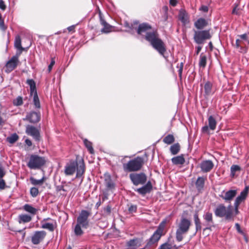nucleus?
<instances>
[{
	"label": "nucleus",
	"mask_w": 249,
	"mask_h": 249,
	"mask_svg": "<svg viewBox=\"0 0 249 249\" xmlns=\"http://www.w3.org/2000/svg\"><path fill=\"white\" fill-rule=\"evenodd\" d=\"M146 40L160 55L166 58L164 55V53L166 51V45L157 32L148 35L146 36Z\"/></svg>",
	"instance_id": "nucleus-1"
},
{
	"label": "nucleus",
	"mask_w": 249,
	"mask_h": 249,
	"mask_svg": "<svg viewBox=\"0 0 249 249\" xmlns=\"http://www.w3.org/2000/svg\"><path fill=\"white\" fill-rule=\"evenodd\" d=\"M90 215L89 212L86 210H82L77 218V223L74 229V234L76 236L82 235L84 232L83 229H87L89 226L88 217Z\"/></svg>",
	"instance_id": "nucleus-2"
},
{
	"label": "nucleus",
	"mask_w": 249,
	"mask_h": 249,
	"mask_svg": "<svg viewBox=\"0 0 249 249\" xmlns=\"http://www.w3.org/2000/svg\"><path fill=\"white\" fill-rule=\"evenodd\" d=\"M216 216L219 217H225L228 221H233L234 215L233 207L231 204L226 207L224 204L218 205L214 211Z\"/></svg>",
	"instance_id": "nucleus-3"
},
{
	"label": "nucleus",
	"mask_w": 249,
	"mask_h": 249,
	"mask_svg": "<svg viewBox=\"0 0 249 249\" xmlns=\"http://www.w3.org/2000/svg\"><path fill=\"white\" fill-rule=\"evenodd\" d=\"M144 163L143 158L137 157L130 160L127 163L123 165V167L125 171L135 172L140 170Z\"/></svg>",
	"instance_id": "nucleus-4"
},
{
	"label": "nucleus",
	"mask_w": 249,
	"mask_h": 249,
	"mask_svg": "<svg viewBox=\"0 0 249 249\" xmlns=\"http://www.w3.org/2000/svg\"><path fill=\"white\" fill-rule=\"evenodd\" d=\"M191 224V221L189 219L184 217L181 218L176 231V239L178 241H182L183 238V234L188 231Z\"/></svg>",
	"instance_id": "nucleus-5"
},
{
	"label": "nucleus",
	"mask_w": 249,
	"mask_h": 249,
	"mask_svg": "<svg viewBox=\"0 0 249 249\" xmlns=\"http://www.w3.org/2000/svg\"><path fill=\"white\" fill-rule=\"evenodd\" d=\"M46 160L44 157L36 155H32L27 163V166L31 169H36L43 166Z\"/></svg>",
	"instance_id": "nucleus-6"
},
{
	"label": "nucleus",
	"mask_w": 249,
	"mask_h": 249,
	"mask_svg": "<svg viewBox=\"0 0 249 249\" xmlns=\"http://www.w3.org/2000/svg\"><path fill=\"white\" fill-rule=\"evenodd\" d=\"M194 40L198 44L203 43L205 40L210 39L212 37V36L210 33V30H194Z\"/></svg>",
	"instance_id": "nucleus-7"
},
{
	"label": "nucleus",
	"mask_w": 249,
	"mask_h": 249,
	"mask_svg": "<svg viewBox=\"0 0 249 249\" xmlns=\"http://www.w3.org/2000/svg\"><path fill=\"white\" fill-rule=\"evenodd\" d=\"M249 190V187L246 186L244 189L240 193V194L235 198L233 204L234 209H233L234 217L239 213V206L240 204L242 202H244L246 199L248 194Z\"/></svg>",
	"instance_id": "nucleus-8"
},
{
	"label": "nucleus",
	"mask_w": 249,
	"mask_h": 249,
	"mask_svg": "<svg viewBox=\"0 0 249 249\" xmlns=\"http://www.w3.org/2000/svg\"><path fill=\"white\" fill-rule=\"evenodd\" d=\"M166 221L165 220L162 221L159 225L157 230L154 232L147 243L148 246H150L157 242L163 234V230L165 227Z\"/></svg>",
	"instance_id": "nucleus-9"
},
{
	"label": "nucleus",
	"mask_w": 249,
	"mask_h": 249,
	"mask_svg": "<svg viewBox=\"0 0 249 249\" xmlns=\"http://www.w3.org/2000/svg\"><path fill=\"white\" fill-rule=\"evenodd\" d=\"M129 178L133 184L136 186L145 184L147 180V177L143 173L130 174Z\"/></svg>",
	"instance_id": "nucleus-10"
},
{
	"label": "nucleus",
	"mask_w": 249,
	"mask_h": 249,
	"mask_svg": "<svg viewBox=\"0 0 249 249\" xmlns=\"http://www.w3.org/2000/svg\"><path fill=\"white\" fill-rule=\"evenodd\" d=\"M237 194V190L231 189L228 191H223L221 192L219 196L223 199L226 202L231 203Z\"/></svg>",
	"instance_id": "nucleus-11"
},
{
	"label": "nucleus",
	"mask_w": 249,
	"mask_h": 249,
	"mask_svg": "<svg viewBox=\"0 0 249 249\" xmlns=\"http://www.w3.org/2000/svg\"><path fill=\"white\" fill-rule=\"evenodd\" d=\"M151 27L147 23H142L139 25L137 29V33L138 35L143 36L146 40V36L150 34H155L156 32H151Z\"/></svg>",
	"instance_id": "nucleus-12"
},
{
	"label": "nucleus",
	"mask_w": 249,
	"mask_h": 249,
	"mask_svg": "<svg viewBox=\"0 0 249 249\" xmlns=\"http://www.w3.org/2000/svg\"><path fill=\"white\" fill-rule=\"evenodd\" d=\"M46 232L44 231H36L31 236V242L34 245H38L45 238Z\"/></svg>",
	"instance_id": "nucleus-13"
},
{
	"label": "nucleus",
	"mask_w": 249,
	"mask_h": 249,
	"mask_svg": "<svg viewBox=\"0 0 249 249\" xmlns=\"http://www.w3.org/2000/svg\"><path fill=\"white\" fill-rule=\"evenodd\" d=\"M18 62V55H16L12 56L5 65V71L7 73L12 71L17 67Z\"/></svg>",
	"instance_id": "nucleus-14"
},
{
	"label": "nucleus",
	"mask_w": 249,
	"mask_h": 249,
	"mask_svg": "<svg viewBox=\"0 0 249 249\" xmlns=\"http://www.w3.org/2000/svg\"><path fill=\"white\" fill-rule=\"evenodd\" d=\"M26 133L28 135H30L36 141H39L40 140V133L39 131L36 127L28 125L26 128Z\"/></svg>",
	"instance_id": "nucleus-15"
},
{
	"label": "nucleus",
	"mask_w": 249,
	"mask_h": 249,
	"mask_svg": "<svg viewBox=\"0 0 249 249\" xmlns=\"http://www.w3.org/2000/svg\"><path fill=\"white\" fill-rule=\"evenodd\" d=\"M178 17L183 26H185L190 23V17L185 10L181 9L179 11Z\"/></svg>",
	"instance_id": "nucleus-16"
},
{
	"label": "nucleus",
	"mask_w": 249,
	"mask_h": 249,
	"mask_svg": "<svg viewBox=\"0 0 249 249\" xmlns=\"http://www.w3.org/2000/svg\"><path fill=\"white\" fill-rule=\"evenodd\" d=\"M213 166L214 164L213 161L211 160H203L199 164L201 170L203 173L210 172L213 168Z\"/></svg>",
	"instance_id": "nucleus-17"
},
{
	"label": "nucleus",
	"mask_w": 249,
	"mask_h": 249,
	"mask_svg": "<svg viewBox=\"0 0 249 249\" xmlns=\"http://www.w3.org/2000/svg\"><path fill=\"white\" fill-rule=\"evenodd\" d=\"M40 118V114L35 111L31 112L28 113L26 118H23L24 121H28L31 123H36L38 122Z\"/></svg>",
	"instance_id": "nucleus-18"
},
{
	"label": "nucleus",
	"mask_w": 249,
	"mask_h": 249,
	"mask_svg": "<svg viewBox=\"0 0 249 249\" xmlns=\"http://www.w3.org/2000/svg\"><path fill=\"white\" fill-rule=\"evenodd\" d=\"M152 189V185L150 181H148L146 184L140 188L135 189V191L142 195H145L149 193Z\"/></svg>",
	"instance_id": "nucleus-19"
},
{
	"label": "nucleus",
	"mask_w": 249,
	"mask_h": 249,
	"mask_svg": "<svg viewBox=\"0 0 249 249\" xmlns=\"http://www.w3.org/2000/svg\"><path fill=\"white\" fill-rule=\"evenodd\" d=\"M76 162L74 161L71 162L65 166L64 171L65 174L68 176L73 175L76 171Z\"/></svg>",
	"instance_id": "nucleus-20"
},
{
	"label": "nucleus",
	"mask_w": 249,
	"mask_h": 249,
	"mask_svg": "<svg viewBox=\"0 0 249 249\" xmlns=\"http://www.w3.org/2000/svg\"><path fill=\"white\" fill-rule=\"evenodd\" d=\"M208 25V21L204 18H199L194 23L195 27L198 30H201Z\"/></svg>",
	"instance_id": "nucleus-21"
},
{
	"label": "nucleus",
	"mask_w": 249,
	"mask_h": 249,
	"mask_svg": "<svg viewBox=\"0 0 249 249\" xmlns=\"http://www.w3.org/2000/svg\"><path fill=\"white\" fill-rule=\"evenodd\" d=\"M100 21L101 25L103 26L101 30L102 33L107 34L113 31V27L107 23L104 19L100 18Z\"/></svg>",
	"instance_id": "nucleus-22"
},
{
	"label": "nucleus",
	"mask_w": 249,
	"mask_h": 249,
	"mask_svg": "<svg viewBox=\"0 0 249 249\" xmlns=\"http://www.w3.org/2000/svg\"><path fill=\"white\" fill-rule=\"evenodd\" d=\"M76 178H80L82 177L85 172V164L84 162H80L79 164L76 163Z\"/></svg>",
	"instance_id": "nucleus-23"
},
{
	"label": "nucleus",
	"mask_w": 249,
	"mask_h": 249,
	"mask_svg": "<svg viewBox=\"0 0 249 249\" xmlns=\"http://www.w3.org/2000/svg\"><path fill=\"white\" fill-rule=\"evenodd\" d=\"M23 209L26 212L31 214L32 216L35 215L36 214L38 210L32 205L26 204L23 206Z\"/></svg>",
	"instance_id": "nucleus-24"
},
{
	"label": "nucleus",
	"mask_w": 249,
	"mask_h": 249,
	"mask_svg": "<svg viewBox=\"0 0 249 249\" xmlns=\"http://www.w3.org/2000/svg\"><path fill=\"white\" fill-rule=\"evenodd\" d=\"M171 161L175 165H182L185 160L183 155L174 157L172 158Z\"/></svg>",
	"instance_id": "nucleus-25"
},
{
	"label": "nucleus",
	"mask_w": 249,
	"mask_h": 249,
	"mask_svg": "<svg viewBox=\"0 0 249 249\" xmlns=\"http://www.w3.org/2000/svg\"><path fill=\"white\" fill-rule=\"evenodd\" d=\"M32 216L27 214H21L18 215V222L20 224L25 223L32 220Z\"/></svg>",
	"instance_id": "nucleus-26"
},
{
	"label": "nucleus",
	"mask_w": 249,
	"mask_h": 249,
	"mask_svg": "<svg viewBox=\"0 0 249 249\" xmlns=\"http://www.w3.org/2000/svg\"><path fill=\"white\" fill-rule=\"evenodd\" d=\"M213 85L210 82H207L204 86V91L206 96H209L213 93L212 89Z\"/></svg>",
	"instance_id": "nucleus-27"
},
{
	"label": "nucleus",
	"mask_w": 249,
	"mask_h": 249,
	"mask_svg": "<svg viewBox=\"0 0 249 249\" xmlns=\"http://www.w3.org/2000/svg\"><path fill=\"white\" fill-rule=\"evenodd\" d=\"M204 183L205 179L203 177H199L197 178L196 182V186L198 191H200L202 190L204 187Z\"/></svg>",
	"instance_id": "nucleus-28"
},
{
	"label": "nucleus",
	"mask_w": 249,
	"mask_h": 249,
	"mask_svg": "<svg viewBox=\"0 0 249 249\" xmlns=\"http://www.w3.org/2000/svg\"><path fill=\"white\" fill-rule=\"evenodd\" d=\"M203 219L207 223L208 225L213 224V214L210 212H206L203 215Z\"/></svg>",
	"instance_id": "nucleus-29"
},
{
	"label": "nucleus",
	"mask_w": 249,
	"mask_h": 249,
	"mask_svg": "<svg viewBox=\"0 0 249 249\" xmlns=\"http://www.w3.org/2000/svg\"><path fill=\"white\" fill-rule=\"evenodd\" d=\"M127 246L135 249L141 246V243L137 239L130 240L127 243Z\"/></svg>",
	"instance_id": "nucleus-30"
},
{
	"label": "nucleus",
	"mask_w": 249,
	"mask_h": 249,
	"mask_svg": "<svg viewBox=\"0 0 249 249\" xmlns=\"http://www.w3.org/2000/svg\"><path fill=\"white\" fill-rule=\"evenodd\" d=\"M15 47L18 50L22 51L24 50L23 48L21 46V38L18 35L16 36L14 42Z\"/></svg>",
	"instance_id": "nucleus-31"
},
{
	"label": "nucleus",
	"mask_w": 249,
	"mask_h": 249,
	"mask_svg": "<svg viewBox=\"0 0 249 249\" xmlns=\"http://www.w3.org/2000/svg\"><path fill=\"white\" fill-rule=\"evenodd\" d=\"M207 63V57L203 53H201L200 55L199 60V66L202 69H204Z\"/></svg>",
	"instance_id": "nucleus-32"
},
{
	"label": "nucleus",
	"mask_w": 249,
	"mask_h": 249,
	"mask_svg": "<svg viewBox=\"0 0 249 249\" xmlns=\"http://www.w3.org/2000/svg\"><path fill=\"white\" fill-rule=\"evenodd\" d=\"M27 83L30 86V94L32 95L34 93L36 92V83L33 79H28Z\"/></svg>",
	"instance_id": "nucleus-33"
},
{
	"label": "nucleus",
	"mask_w": 249,
	"mask_h": 249,
	"mask_svg": "<svg viewBox=\"0 0 249 249\" xmlns=\"http://www.w3.org/2000/svg\"><path fill=\"white\" fill-rule=\"evenodd\" d=\"M208 123L209 127L211 130H213L215 129L216 125V122L215 119L212 116H210L209 117Z\"/></svg>",
	"instance_id": "nucleus-34"
},
{
	"label": "nucleus",
	"mask_w": 249,
	"mask_h": 249,
	"mask_svg": "<svg viewBox=\"0 0 249 249\" xmlns=\"http://www.w3.org/2000/svg\"><path fill=\"white\" fill-rule=\"evenodd\" d=\"M194 221L196 225V231H200L201 229L200 220L198 217V214L196 213L194 215Z\"/></svg>",
	"instance_id": "nucleus-35"
},
{
	"label": "nucleus",
	"mask_w": 249,
	"mask_h": 249,
	"mask_svg": "<svg viewBox=\"0 0 249 249\" xmlns=\"http://www.w3.org/2000/svg\"><path fill=\"white\" fill-rule=\"evenodd\" d=\"M180 150L179 144L177 143L171 146L170 151L172 155L177 154Z\"/></svg>",
	"instance_id": "nucleus-36"
},
{
	"label": "nucleus",
	"mask_w": 249,
	"mask_h": 249,
	"mask_svg": "<svg viewBox=\"0 0 249 249\" xmlns=\"http://www.w3.org/2000/svg\"><path fill=\"white\" fill-rule=\"evenodd\" d=\"M45 177H43L40 179H36L33 177L30 178V179L31 183L33 185H41L43 183V182L45 180Z\"/></svg>",
	"instance_id": "nucleus-37"
},
{
	"label": "nucleus",
	"mask_w": 249,
	"mask_h": 249,
	"mask_svg": "<svg viewBox=\"0 0 249 249\" xmlns=\"http://www.w3.org/2000/svg\"><path fill=\"white\" fill-rule=\"evenodd\" d=\"M33 102L36 108H39L40 107L39 100L37 94V92L33 93Z\"/></svg>",
	"instance_id": "nucleus-38"
},
{
	"label": "nucleus",
	"mask_w": 249,
	"mask_h": 249,
	"mask_svg": "<svg viewBox=\"0 0 249 249\" xmlns=\"http://www.w3.org/2000/svg\"><path fill=\"white\" fill-rule=\"evenodd\" d=\"M41 228L49 230L50 231H53L54 229V226L53 223H41Z\"/></svg>",
	"instance_id": "nucleus-39"
},
{
	"label": "nucleus",
	"mask_w": 249,
	"mask_h": 249,
	"mask_svg": "<svg viewBox=\"0 0 249 249\" xmlns=\"http://www.w3.org/2000/svg\"><path fill=\"white\" fill-rule=\"evenodd\" d=\"M175 141V138L172 135L168 134L163 140V142L166 144H170Z\"/></svg>",
	"instance_id": "nucleus-40"
},
{
	"label": "nucleus",
	"mask_w": 249,
	"mask_h": 249,
	"mask_svg": "<svg viewBox=\"0 0 249 249\" xmlns=\"http://www.w3.org/2000/svg\"><path fill=\"white\" fill-rule=\"evenodd\" d=\"M235 46L237 49H240V52H242L244 50L245 47L243 44V41L240 38H238L236 40Z\"/></svg>",
	"instance_id": "nucleus-41"
},
{
	"label": "nucleus",
	"mask_w": 249,
	"mask_h": 249,
	"mask_svg": "<svg viewBox=\"0 0 249 249\" xmlns=\"http://www.w3.org/2000/svg\"><path fill=\"white\" fill-rule=\"evenodd\" d=\"M84 143L89 153L93 154L94 153V150L92 146V143L87 139L84 140Z\"/></svg>",
	"instance_id": "nucleus-42"
},
{
	"label": "nucleus",
	"mask_w": 249,
	"mask_h": 249,
	"mask_svg": "<svg viewBox=\"0 0 249 249\" xmlns=\"http://www.w3.org/2000/svg\"><path fill=\"white\" fill-rule=\"evenodd\" d=\"M18 139V136L16 133H14L10 136L7 137V141L10 143H15Z\"/></svg>",
	"instance_id": "nucleus-43"
},
{
	"label": "nucleus",
	"mask_w": 249,
	"mask_h": 249,
	"mask_svg": "<svg viewBox=\"0 0 249 249\" xmlns=\"http://www.w3.org/2000/svg\"><path fill=\"white\" fill-rule=\"evenodd\" d=\"M239 38L242 39L243 41V44L245 46L248 45L249 44V40L248 39V35L246 34H244L243 35H239L238 36Z\"/></svg>",
	"instance_id": "nucleus-44"
},
{
	"label": "nucleus",
	"mask_w": 249,
	"mask_h": 249,
	"mask_svg": "<svg viewBox=\"0 0 249 249\" xmlns=\"http://www.w3.org/2000/svg\"><path fill=\"white\" fill-rule=\"evenodd\" d=\"M13 103L16 106H21L23 104L22 98L21 96H18L13 100Z\"/></svg>",
	"instance_id": "nucleus-45"
},
{
	"label": "nucleus",
	"mask_w": 249,
	"mask_h": 249,
	"mask_svg": "<svg viewBox=\"0 0 249 249\" xmlns=\"http://www.w3.org/2000/svg\"><path fill=\"white\" fill-rule=\"evenodd\" d=\"M240 167L237 165H233L231 167V174L232 177H234L236 171H239Z\"/></svg>",
	"instance_id": "nucleus-46"
},
{
	"label": "nucleus",
	"mask_w": 249,
	"mask_h": 249,
	"mask_svg": "<svg viewBox=\"0 0 249 249\" xmlns=\"http://www.w3.org/2000/svg\"><path fill=\"white\" fill-rule=\"evenodd\" d=\"M30 194L33 197H36L38 194V190L36 187H32L30 189Z\"/></svg>",
	"instance_id": "nucleus-47"
},
{
	"label": "nucleus",
	"mask_w": 249,
	"mask_h": 249,
	"mask_svg": "<svg viewBox=\"0 0 249 249\" xmlns=\"http://www.w3.org/2000/svg\"><path fill=\"white\" fill-rule=\"evenodd\" d=\"M55 59L54 58H51V63L50 64V65L48 66V72H50L52 68H53V65H54L55 64Z\"/></svg>",
	"instance_id": "nucleus-48"
},
{
	"label": "nucleus",
	"mask_w": 249,
	"mask_h": 249,
	"mask_svg": "<svg viewBox=\"0 0 249 249\" xmlns=\"http://www.w3.org/2000/svg\"><path fill=\"white\" fill-rule=\"evenodd\" d=\"M111 212V207L109 205H107V207H105L104 209V213L106 214H109Z\"/></svg>",
	"instance_id": "nucleus-49"
},
{
	"label": "nucleus",
	"mask_w": 249,
	"mask_h": 249,
	"mask_svg": "<svg viewBox=\"0 0 249 249\" xmlns=\"http://www.w3.org/2000/svg\"><path fill=\"white\" fill-rule=\"evenodd\" d=\"M183 67V63L182 62L180 64L179 66H177V67L179 68L178 70V73L179 77H181V75H182V73Z\"/></svg>",
	"instance_id": "nucleus-50"
},
{
	"label": "nucleus",
	"mask_w": 249,
	"mask_h": 249,
	"mask_svg": "<svg viewBox=\"0 0 249 249\" xmlns=\"http://www.w3.org/2000/svg\"><path fill=\"white\" fill-rule=\"evenodd\" d=\"M5 181L2 179V178H0V189H4L5 187Z\"/></svg>",
	"instance_id": "nucleus-51"
},
{
	"label": "nucleus",
	"mask_w": 249,
	"mask_h": 249,
	"mask_svg": "<svg viewBox=\"0 0 249 249\" xmlns=\"http://www.w3.org/2000/svg\"><path fill=\"white\" fill-rule=\"evenodd\" d=\"M137 210V206L136 205H131L128 208V211L130 213L135 212Z\"/></svg>",
	"instance_id": "nucleus-52"
},
{
	"label": "nucleus",
	"mask_w": 249,
	"mask_h": 249,
	"mask_svg": "<svg viewBox=\"0 0 249 249\" xmlns=\"http://www.w3.org/2000/svg\"><path fill=\"white\" fill-rule=\"evenodd\" d=\"M106 186L109 188H112L114 187V184L111 181L106 180Z\"/></svg>",
	"instance_id": "nucleus-53"
},
{
	"label": "nucleus",
	"mask_w": 249,
	"mask_h": 249,
	"mask_svg": "<svg viewBox=\"0 0 249 249\" xmlns=\"http://www.w3.org/2000/svg\"><path fill=\"white\" fill-rule=\"evenodd\" d=\"M0 29L2 31H4L6 29L4 22L1 18H0Z\"/></svg>",
	"instance_id": "nucleus-54"
},
{
	"label": "nucleus",
	"mask_w": 249,
	"mask_h": 249,
	"mask_svg": "<svg viewBox=\"0 0 249 249\" xmlns=\"http://www.w3.org/2000/svg\"><path fill=\"white\" fill-rule=\"evenodd\" d=\"M199 10L202 11L204 12H207L208 11V7L207 6L202 5L200 7Z\"/></svg>",
	"instance_id": "nucleus-55"
},
{
	"label": "nucleus",
	"mask_w": 249,
	"mask_h": 249,
	"mask_svg": "<svg viewBox=\"0 0 249 249\" xmlns=\"http://www.w3.org/2000/svg\"><path fill=\"white\" fill-rule=\"evenodd\" d=\"M235 228H236L237 231L239 233H241V234L243 233L242 231L241 230V229L240 228V225L238 223H236L235 225Z\"/></svg>",
	"instance_id": "nucleus-56"
},
{
	"label": "nucleus",
	"mask_w": 249,
	"mask_h": 249,
	"mask_svg": "<svg viewBox=\"0 0 249 249\" xmlns=\"http://www.w3.org/2000/svg\"><path fill=\"white\" fill-rule=\"evenodd\" d=\"M6 6L4 4V1L2 0H0V8L4 10L5 9Z\"/></svg>",
	"instance_id": "nucleus-57"
},
{
	"label": "nucleus",
	"mask_w": 249,
	"mask_h": 249,
	"mask_svg": "<svg viewBox=\"0 0 249 249\" xmlns=\"http://www.w3.org/2000/svg\"><path fill=\"white\" fill-rule=\"evenodd\" d=\"M160 249H169V245L167 243L163 244L160 246Z\"/></svg>",
	"instance_id": "nucleus-58"
},
{
	"label": "nucleus",
	"mask_w": 249,
	"mask_h": 249,
	"mask_svg": "<svg viewBox=\"0 0 249 249\" xmlns=\"http://www.w3.org/2000/svg\"><path fill=\"white\" fill-rule=\"evenodd\" d=\"M237 6H236L232 11V14L234 15H239L238 9H237Z\"/></svg>",
	"instance_id": "nucleus-59"
},
{
	"label": "nucleus",
	"mask_w": 249,
	"mask_h": 249,
	"mask_svg": "<svg viewBox=\"0 0 249 249\" xmlns=\"http://www.w3.org/2000/svg\"><path fill=\"white\" fill-rule=\"evenodd\" d=\"M5 175V172L3 168L0 166V178H3Z\"/></svg>",
	"instance_id": "nucleus-60"
},
{
	"label": "nucleus",
	"mask_w": 249,
	"mask_h": 249,
	"mask_svg": "<svg viewBox=\"0 0 249 249\" xmlns=\"http://www.w3.org/2000/svg\"><path fill=\"white\" fill-rule=\"evenodd\" d=\"M177 0H170V4L173 6H175L177 5Z\"/></svg>",
	"instance_id": "nucleus-61"
},
{
	"label": "nucleus",
	"mask_w": 249,
	"mask_h": 249,
	"mask_svg": "<svg viewBox=\"0 0 249 249\" xmlns=\"http://www.w3.org/2000/svg\"><path fill=\"white\" fill-rule=\"evenodd\" d=\"M74 29H75L74 25H72V26H69L67 28V29L69 32L74 31Z\"/></svg>",
	"instance_id": "nucleus-62"
},
{
	"label": "nucleus",
	"mask_w": 249,
	"mask_h": 249,
	"mask_svg": "<svg viewBox=\"0 0 249 249\" xmlns=\"http://www.w3.org/2000/svg\"><path fill=\"white\" fill-rule=\"evenodd\" d=\"M25 143L29 146H31L32 144L31 141L29 139H26L25 140Z\"/></svg>",
	"instance_id": "nucleus-63"
},
{
	"label": "nucleus",
	"mask_w": 249,
	"mask_h": 249,
	"mask_svg": "<svg viewBox=\"0 0 249 249\" xmlns=\"http://www.w3.org/2000/svg\"><path fill=\"white\" fill-rule=\"evenodd\" d=\"M209 127L208 126H204L202 128V130L203 132H206L208 131Z\"/></svg>",
	"instance_id": "nucleus-64"
}]
</instances>
